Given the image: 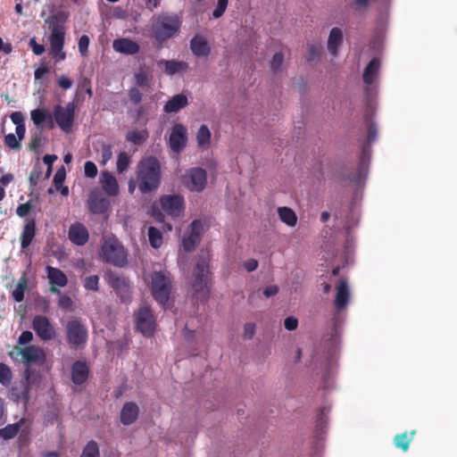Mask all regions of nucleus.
<instances>
[{
    "mask_svg": "<svg viewBox=\"0 0 457 457\" xmlns=\"http://www.w3.org/2000/svg\"><path fill=\"white\" fill-rule=\"evenodd\" d=\"M11 120L12 123L16 125L15 127V134H9L4 137V145L12 150H20L21 147V141L25 137L26 127L24 124V117L22 112H12L11 116Z\"/></svg>",
    "mask_w": 457,
    "mask_h": 457,
    "instance_id": "10",
    "label": "nucleus"
},
{
    "mask_svg": "<svg viewBox=\"0 0 457 457\" xmlns=\"http://www.w3.org/2000/svg\"><path fill=\"white\" fill-rule=\"evenodd\" d=\"M350 295L347 281L341 278L337 286V295L335 298V306L338 311H342L347 307Z\"/></svg>",
    "mask_w": 457,
    "mask_h": 457,
    "instance_id": "26",
    "label": "nucleus"
},
{
    "mask_svg": "<svg viewBox=\"0 0 457 457\" xmlns=\"http://www.w3.org/2000/svg\"><path fill=\"white\" fill-rule=\"evenodd\" d=\"M147 237L149 244L153 248L157 249L162 245V234L157 228L150 226L147 228Z\"/></svg>",
    "mask_w": 457,
    "mask_h": 457,
    "instance_id": "37",
    "label": "nucleus"
},
{
    "mask_svg": "<svg viewBox=\"0 0 457 457\" xmlns=\"http://www.w3.org/2000/svg\"><path fill=\"white\" fill-rule=\"evenodd\" d=\"M36 220L34 218H30L26 220V222L23 226L22 231L21 233V249L28 248L33 239L36 237Z\"/></svg>",
    "mask_w": 457,
    "mask_h": 457,
    "instance_id": "27",
    "label": "nucleus"
},
{
    "mask_svg": "<svg viewBox=\"0 0 457 457\" xmlns=\"http://www.w3.org/2000/svg\"><path fill=\"white\" fill-rule=\"evenodd\" d=\"M111 203L107 196L99 189L90 192L87 199V207L93 214H104L110 209Z\"/></svg>",
    "mask_w": 457,
    "mask_h": 457,
    "instance_id": "17",
    "label": "nucleus"
},
{
    "mask_svg": "<svg viewBox=\"0 0 457 457\" xmlns=\"http://www.w3.org/2000/svg\"><path fill=\"white\" fill-rule=\"evenodd\" d=\"M80 457H100V451L96 441H89L82 450Z\"/></svg>",
    "mask_w": 457,
    "mask_h": 457,
    "instance_id": "42",
    "label": "nucleus"
},
{
    "mask_svg": "<svg viewBox=\"0 0 457 457\" xmlns=\"http://www.w3.org/2000/svg\"><path fill=\"white\" fill-rule=\"evenodd\" d=\"M88 46H89V37L86 35H82L79 38V52L82 56L87 55Z\"/></svg>",
    "mask_w": 457,
    "mask_h": 457,
    "instance_id": "51",
    "label": "nucleus"
},
{
    "mask_svg": "<svg viewBox=\"0 0 457 457\" xmlns=\"http://www.w3.org/2000/svg\"><path fill=\"white\" fill-rule=\"evenodd\" d=\"M150 289L153 297L165 306L170 299L172 291V279L170 274L163 270L162 271H154L150 275Z\"/></svg>",
    "mask_w": 457,
    "mask_h": 457,
    "instance_id": "5",
    "label": "nucleus"
},
{
    "mask_svg": "<svg viewBox=\"0 0 457 457\" xmlns=\"http://www.w3.org/2000/svg\"><path fill=\"white\" fill-rule=\"evenodd\" d=\"M49 71L48 68L46 65H42L38 67L34 73L36 79H40Z\"/></svg>",
    "mask_w": 457,
    "mask_h": 457,
    "instance_id": "63",
    "label": "nucleus"
},
{
    "mask_svg": "<svg viewBox=\"0 0 457 457\" xmlns=\"http://www.w3.org/2000/svg\"><path fill=\"white\" fill-rule=\"evenodd\" d=\"M33 340V333L29 330H24L18 337V345H25Z\"/></svg>",
    "mask_w": 457,
    "mask_h": 457,
    "instance_id": "55",
    "label": "nucleus"
},
{
    "mask_svg": "<svg viewBox=\"0 0 457 457\" xmlns=\"http://www.w3.org/2000/svg\"><path fill=\"white\" fill-rule=\"evenodd\" d=\"M66 20L67 15L62 12L50 15L45 20L50 31L48 41L51 54L56 62H62V60L66 58V53L63 51L66 35L64 24Z\"/></svg>",
    "mask_w": 457,
    "mask_h": 457,
    "instance_id": "1",
    "label": "nucleus"
},
{
    "mask_svg": "<svg viewBox=\"0 0 457 457\" xmlns=\"http://www.w3.org/2000/svg\"><path fill=\"white\" fill-rule=\"evenodd\" d=\"M65 339L71 350H83L88 341L87 325L79 318L69 320L65 325Z\"/></svg>",
    "mask_w": 457,
    "mask_h": 457,
    "instance_id": "4",
    "label": "nucleus"
},
{
    "mask_svg": "<svg viewBox=\"0 0 457 457\" xmlns=\"http://www.w3.org/2000/svg\"><path fill=\"white\" fill-rule=\"evenodd\" d=\"M129 162H130V159H129V156L128 155V154L125 152H120L118 154L117 162H116L117 171L119 173H122L125 170H127V169L129 168Z\"/></svg>",
    "mask_w": 457,
    "mask_h": 457,
    "instance_id": "45",
    "label": "nucleus"
},
{
    "mask_svg": "<svg viewBox=\"0 0 457 457\" xmlns=\"http://www.w3.org/2000/svg\"><path fill=\"white\" fill-rule=\"evenodd\" d=\"M129 97L132 104H138L142 102L143 95L137 87H133L129 90Z\"/></svg>",
    "mask_w": 457,
    "mask_h": 457,
    "instance_id": "48",
    "label": "nucleus"
},
{
    "mask_svg": "<svg viewBox=\"0 0 457 457\" xmlns=\"http://www.w3.org/2000/svg\"><path fill=\"white\" fill-rule=\"evenodd\" d=\"M298 326V320L297 319L294 317H287L284 320V327L287 330H294Z\"/></svg>",
    "mask_w": 457,
    "mask_h": 457,
    "instance_id": "58",
    "label": "nucleus"
},
{
    "mask_svg": "<svg viewBox=\"0 0 457 457\" xmlns=\"http://www.w3.org/2000/svg\"><path fill=\"white\" fill-rule=\"evenodd\" d=\"M30 371L28 368L24 371V378L11 388V398L16 403L21 402L25 406L30 400Z\"/></svg>",
    "mask_w": 457,
    "mask_h": 457,
    "instance_id": "14",
    "label": "nucleus"
},
{
    "mask_svg": "<svg viewBox=\"0 0 457 457\" xmlns=\"http://www.w3.org/2000/svg\"><path fill=\"white\" fill-rule=\"evenodd\" d=\"M137 328L145 336H152L155 329V320L147 306H142L136 314Z\"/></svg>",
    "mask_w": 457,
    "mask_h": 457,
    "instance_id": "16",
    "label": "nucleus"
},
{
    "mask_svg": "<svg viewBox=\"0 0 457 457\" xmlns=\"http://www.w3.org/2000/svg\"><path fill=\"white\" fill-rule=\"evenodd\" d=\"M84 174L86 177L93 179L97 175V168L94 162L87 161L84 163Z\"/></svg>",
    "mask_w": 457,
    "mask_h": 457,
    "instance_id": "47",
    "label": "nucleus"
},
{
    "mask_svg": "<svg viewBox=\"0 0 457 457\" xmlns=\"http://www.w3.org/2000/svg\"><path fill=\"white\" fill-rule=\"evenodd\" d=\"M151 79V71L145 65L140 67L139 71L134 75L136 84L141 87H147Z\"/></svg>",
    "mask_w": 457,
    "mask_h": 457,
    "instance_id": "35",
    "label": "nucleus"
},
{
    "mask_svg": "<svg viewBox=\"0 0 457 457\" xmlns=\"http://www.w3.org/2000/svg\"><path fill=\"white\" fill-rule=\"evenodd\" d=\"M17 354L21 356V361L28 365L34 363H42L46 361V353L42 348L35 345H29L23 348L15 347L11 356Z\"/></svg>",
    "mask_w": 457,
    "mask_h": 457,
    "instance_id": "15",
    "label": "nucleus"
},
{
    "mask_svg": "<svg viewBox=\"0 0 457 457\" xmlns=\"http://www.w3.org/2000/svg\"><path fill=\"white\" fill-rule=\"evenodd\" d=\"M180 26L181 21L177 14L161 13L153 24V37L157 42L163 43L173 37Z\"/></svg>",
    "mask_w": 457,
    "mask_h": 457,
    "instance_id": "3",
    "label": "nucleus"
},
{
    "mask_svg": "<svg viewBox=\"0 0 457 457\" xmlns=\"http://www.w3.org/2000/svg\"><path fill=\"white\" fill-rule=\"evenodd\" d=\"M73 80L65 75H62L58 79V86L63 89H69L72 87Z\"/></svg>",
    "mask_w": 457,
    "mask_h": 457,
    "instance_id": "57",
    "label": "nucleus"
},
{
    "mask_svg": "<svg viewBox=\"0 0 457 457\" xmlns=\"http://www.w3.org/2000/svg\"><path fill=\"white\" fill-rule=\"evenodd\" d=\"M137 179L142 193L156 190L161 183V166L157 158L148 156L142 159L137 164Z\"/></svg>",
    "mask_w": 457,
    "mask_h": 457,
    "instance_id": "2",
    "label": "nucleus"
},
{
    "mask_svg": "<svg viewBox=\"0 0 457 457\" xmlns=\"http://www.w3.org/2000/svg\"><path fill=\"white\" fill-rule=\"evenodd\" d=\"M127 140L135 145H141L144 141V136L138 130H133L127 136Z\"/></svg>",
    "mask_w": 457,
    "mask_h": 457,
    "instance_id": "53",
    "label": "nucleus"
},
{
    "mask_svg": "<svg viewBox=\"0 0 457 457\" xmlns=\"http://www.w3.org/2000/svg\"><path fill=\"white\" fill-rule=\"evenodd\" d=\"M29 46L31 47L32 52L37 55H40L46 52L44 45L38 44L35 37L30 38Z\"/></svg>",
    "mask_w": 457,
    "mask_h": 457,
    "instance_id": "54",
    "label": "nucleus"
},
{
    "mask_svg": "<svg viewBox=\"0 0 457 457\" xmlns=\"http://www.w3.org/2000/svg\"><path fill=\"white\" fill-rule=\"evenodd\" d=\"M380 68V61L378 58H373L370 61V63L367 65L363 71L362 79L365 84L371 85L379 71Z\"/></svg>",
    "mask_w": 457,
    "mask_h": 457,
    "instance_id": "30",
    "label": "nucleus"
},
{
    "mask_svg": "<svg viewBox=\"0 0 457 457\" xmlns=\"http://www.w3.org/2000/svg\"><path fill=\"white\" fill-rule=\"evenodd\" d=\"M72 303V299L69 295H62L59 299V306L62 309H70Z\"/></svg>",
    "mask_w": 457,
    "mask_h": 457,
    "instance_id": "59",
    "label": "nucleus"
},
{
    "mask_svg": "<svg viewBox=\"0 0 457 457\" xmlns=\"http://www.w3.org/2000/svg\"><path fill=\"white\" fill-rule=\"evenodd\" d=\"M372 0H353L355 10H367Z\"/></svg>",
    "mask_w": 457,
    "mask_h": 457,
    "instance_id": "60",
    "label": "nucleus"
},
{
    "mask_svg": "<svg viewBox=\"0 0 457 457\" xmlns=\"http://www.w3.org/2000/svg\"><path fill=\"white\" fill-rule=\"evenodd\" d=\"M343 32L338 27H334L328 36V49L333 55L337 54L338 47L343 43Z\"/></svg>",
    "mask_w": 457,
    "mask_h": 457,
    "instance_id": "29",
    "label": "nucleus"
},
{
    "mask_svg": "<svg viewBox=\"0 0 457 457\" xmlns=\"http://www.w3.org/2000/svg\"><path fill=\"white\" fill-rule=\"evenodd\" d=\"M68 237L72 244L83 246L88 242V230L81 222H75L70 226Z\"/></svg>",
    "mask_w": 457,
    "mask_h": 457,
    "instance_id": "20",
    "label": "nucleus"
},
{
    "mask_svg": "<svg viewBox=\"0 0 457 457\" xmlns=\"http://www.w3.org/2000/svg\"><path fill=\"white\" fill-rule=\"evenodd\" d=\"M244 266L248 272H253L258 267V261L253 258L248 259L245 262Z\"/></svg>",
    "mask_w": 457,
    "mask_h": 457,
    "instance_id": "62",
    "label": "nucleus"
},
{
    "mask_svg": "<svg viewBox=\"0 0 457 457\" xmlns=\"http://www.w3.org/2000/svg\"><path fill=\"white\" fill-rule=\"evenodd\" d=\"M30 116L37 129H42L45 124L48 129H53L54 127L52 114L44 108L32 110Z\"/></svg>",
    "mask_w": 457,
    "mask_h": 457,
    "instance_id": "22",
    "label": "nucleus"
},
{
    "mask_svg": "<svg viewBox=\"0 0 457 457\" xmlns=\"http://www.w3.org/2000/svg\"><path fill=\"white\" fill-rule=\"evenodd\" d=\"M28 286L27 279L25 276H22L16 285L15 288L12 290V298L16 302H21L24 298V291L26 290Z\"/></svg>",
    "mask_w": 457,
    "mask_h": 457,
    "instance_id": "41",
    "label": "nucleus"
},
{
    "mask_svg": "<svg viewBox=\"0 0 457 457\" xmlns=\"http://www.w3.org/2000/svg\"><path fill=\"white\" fill-rule=\"evenodd\" d=\"M112 49L124 54H136L140 51V46L129 38H118L112 41Z\"/></svg>",
    "mask_w": 457,
    "mask_h": 457,
    "instance_id": "24",
    "label": "nucleus"
},
{
    "mask_svg": "<svg viewBox=\"0 0 457 457\" xmlns=\"http://www.w3.org/2000/svg\"><path fill=\"white\" fill-rule=\"evenodd\" d=\"M66 179V170L63 166H62L60 169H58L54 176L53 183L54 187H58L62 185H63V182Z\"/></svg>",
    "mask_w": 457,
    "mask_h": 457,
    "instance_id": "46",
    "label": "nucleus"
},
{
    "mask_svg": "<svg viewBox=\"0 0 457 457\" xmlns=\"http://www.w3.org/2000/svg\"><path fill=\"white\" fill-rule=\"evenodd\" d=\"M113 152L112 151V145L104 144L101 151V162L105 165L108 161L112 159Z\"/></svg>",
    "mask_w": 457,
    "mask_h": 457,
    "instance_id": "49",
    "label": "nucleus"
},
{
    "mask_svg": "<svg viewBox=\"0 0 457 457\" xmlns=\"http://www.w3.org/2000/svg\"><path fill=\"white\" fill-rule=\"evenodd\" d=\"M46 273L49 284L51 287V291L53 293H60V290L56 288L54 286L59 287H64L68 284L67 276L59 268H53V266L47 265L46 268Z\"/></svg>",
    "mask_w": 457,
    "mask_h": 457,
    "instance_id": "21",
    "label": "nucleus"
},
{
    "mask_svg": "<svg viewBox=\"0 0 457 457\" xmlns=\"http://www.w3.org/2000/svg\"><path fill=\"white\" fill-rule=\"evenodd\" d=\"M75 112L76 105L73 102L68 103L64 107L58 104L54 108V122H56L64 133H71L74 125Z\"/></svg>",
    "mask_w": 457,
    "mask_h": 457,
    "instance_id": "8",
    "label": "nucleus"
},
{
    "mask_svg": "<svg viewBox=\"0 0 457 457\" xmlns=\"http://www.w3.org/2000/svg\"><path fill=\"white\" fill-rule=\"evenodd\" d=\"M212 134L211 130L207 125H201L200 129L197 131L196 140L198 146L204 147L208 146L211 143Z\"/></svg>",
    "mask_w": 457,
    "mask_h": 457,
    "instance_id": "39",
    "label": "nucleus"
},
{
    "mask_svg": "<svg viewBox=\"0 0 457 457\" xmlns=\"http://www.w3.org/2000/svg\"><path fill=\"white\" fill-rule=\"evenodd\" d=\"M187 130L181 123H176L170 135L169 144L170 149L179 154L187 145Z\"/></svg>",
    "mask_w": 457,
    "mask_h": 457,
    "instance_id": "19",
    "label": "nucleus"
},
{
    "mask_svg": "<svg viewBox=\"0 0 457 457\" xmlns=\"http://www.w3.org/2000/svg\"><path fill=\"white\" fill-rule=\"evenodd\" d=\"M103 189L109 195H116L119 192V186L116 179L110 172H103L102 174Z\"/></svg>",
    "mask_w": 457,
    "mask_h": 457,
    "instance_id": "34",
    "label": "nucleus"
},
{
    "mask_svg": "<svg viewBox=\"0 0 457 457\" xmlns=\"http://www.w3.org/2000/svg\"><path fill=\"white\" fill-rule=\"evenodd\" d=\"M157 66L163 67L165 73L168 75L177 74L187 67L182 61H166V59L157 61Z\"/></svg>",
    "mask_w": 457,
    "mask_h": 457,
    "instance_id": "31",
    "label": "nucleus"
},
{
    "mask_svg": "<svg viewBox=\"0 0 457 457\" xmlns=\"http://www.w3.org/2000/svg\"><path fill=\"white\" fill-rule=\"evenodd\" d=\"M32 328L38 337L43 341H51L55 338L56 332L49 320L44 315H37L32 320Z\"/></svg>",
    "mask_w": 457,
    "mask_h": 457,
    "instance_id": "18",
    "label": "nucleus"
},
{
    "mask_svg": "<svg viewBox=\"0 0 457 457\" xmlns=\"http://www.w3.org/2000/svg\"><path fill=\"white\" fill-rule=\"evenodd\" d=\"M139 416V407L134 402H126L120 413V420L125 425L129 426L133 424Z\"/></svg>",
    "mask_w": 457,
    "mask_h": 457,
    "instance_id": "23",
    "label": "nucleus"
},
{
    "mask_svg": "<svg viewBox=\"0 0 457 457\" xmlns=\"http://www.w3.org/2000/svg\"><path fill=\"white\" fill-rule=\"evenodd\" d=\"M228 0H218L217 5L212 11V16L214 18H220L225 12L228 7Z\"/></svg>",
    "mask_w": 457,
    "mask_h": 457,
    "instance_id": "50",
    "label": "nucleus"
},
{
    "mask_svg": "<svg viewBox=\"0 0 457 457\" xmlns=\"http://www.w3.org/2000/svg\"><path fill=\"white\" fill-rule=\"evenodd\" d=\"M83 287L86 290L97 292L99 290V277L92 275L83 279Z\"/></svg>",
    "mask_w": 457,
    "mask_h": 457,
    "instance_id": "44",
    "label": "nucleus"
},
{
    "mask_svg": "<svg viewBox=\"0 0 457 457\" xmlns=\"http://www.w3.org/2000/svg\"><path fill=\"white\" fill-rule=\"evenodd\" d=\"M278 218H280L282 222L290 227H293L296 224L297 217L292 209L287 207H280L278 208Z\"/></svg>",
    "mask_w": 457,
    "mask_h": 457,
    "instance_id": "36",
    "label": "nucleus"
},
{
    "mask_svg": "<svg viewBox=\"0 0 457 457\" xmlns=\"http://www.w3.org/2000/svg\"><path fill=\"white\" fill-rule=\"evenodd\" d=\"M283 53L278 52L273 55L271 61V69L273 71H278L281 69L283 65Z\"/></svg>",
    "mask_w": 457,
    "mask_h": 457,
    "instance_id": "52",
    "label": "nucleus"
},
{
    "mask_svg": "<svg viewBox=\"0 0 457 457\" xmlns=\"http://www.w3.org/2000/svg\"><path fill=\"white\" fill-rule=\"evenodd\" d=\"M187 105V98L184 95H175L163 107L165 112H178Z\"/></svg>",
    "mask_w": 457,
    "mask_h": 457,
    "instance_id": "33",
    "label": "nucleus"
},
{
    "mask_svg": "<svg viewBox=\"0 0 457 457\" xmlns=\"http://www.w3.org/2000/svg\"><path fill=\"white\" fill-rule=\"evenodd\" d=\"M107 281L122 302L130 301L131 285L126 277L110 272L107 275Z\"/></svg>",
    "mask_w": 457,
    "mask_h": 457,
    "instance_id": "13",
    "label": "nucleus"
},
{
    "mask_svg": "<svg viewBox=\"0 0 457 457\" xmlns=\"http://www.w3.org/2000/svg\"><path fill=\"white\" fill-rule=\"evenodd\" d=\"M255 331V326L253 323H246L245 326V337L246 338H251Z\"/></svg>",
    "mask_w": 457,
    "mask_h": 457,
    "instance_id": "64",
    "label": "nucleus"
},
{
    "mask_svg": "<svg viewBox=\"0 0 457 457\" xmlns=\"http://www.w3.org/2000/svg\"><path fill=\"white\" fill-rule=\"evenodd\" d=\"M159 204L162 211L172 219L182 216L185 210L184 198L179 194H165L160 196Z\"/></svg>",
    "mask_w": 457,
    "mask_h": 457,
    "instance_id": "9",
    "label": "nucleus"
},
{
    "mask_svg": "<svg viewBox=\"0 0 457 457\" xmlns=\"http://www.w3.org/2000/svg\"><path fill=\"white\" fill-rule=\"evenodd\" d=\"M180 183L192 192H202L207 185V172L202 168H191L180 177Z\"/></svg>",
    "mask_w": 457,
    "mask_h": 457,
    "instance_id": "7",
    "label": "nucleus"
},
{
    "mask_svg": "<svg viewBox=\"0 0 457 457\" xmlns=\"http://www.w3.org/2000/svg\"><path fill=\"white\" fill-rule=\"evenodd\" d=\"M209 259L206 255H201L194 268L192 287L195 293L204 290L208 283Z\"/></svg>",
    "mask_w": 457,
    "mask_h": 457,
    "instance_id": "11",
    "label": "nucleus"
},
{
    "mask_svg": "<svg viewBox=\"0 0 457 457\" xmlns=\"http://www.w3.org/2000/svg\"><path fill=\"white\" fill-rule=\"evenodd\" d=\"M365 122L368 129L367 143L370 145L378 137V127L376 122L372 120V116L369 113L365 114Z\"/></svg>",
    "mask_w": 457,
    "mask_h": 457,
    "instance_id": "40",
    "label": "nucleus"
},
{
    "mask_svg": "<svg viewBox=\"0 0 457 457\" xmlns=\"http://www.w3.org/2000/svg\"><path fill=\"white\" fill-rule=\"evenodd\" d=\"M32 206L29 202L20 204L16 209V214L19 217H25L30 212Z\"/></svg>",
    "mask_w": 457,
    "mask_h": 457,
    "instance_id": "56",
    "label": "nucleus"
},
{
    "mask_svg": "<svg viewBox=\"0 0 457 457\" xmlns=\"http://www.w3.org/2000/svg\"><path fill=\"white\" fill-rule=\"evenodd\" d=\"M24 420L21 419L18 422L13 424H9L6 427L0 429V437L4 439L13 438L21 429V425Z\"/></svg>",
    "mask_w": 457,
    "mask_h": 457,
    "instance_id": "38",
    "label": "nucleus"
},
{
    "mask_svg": "<svg viewBox=\"0 0 457 457\" xmlns=\"http://www.w3.org/2000/svg\"><path fill=\"white\" fill-rule=\"evenodd\" d=\"M321 46L320 45H311L309 46V60H313L320 53Z\"/></svg>",
    "mask_w": 457,
    "mask_h": 457,
    "instance_id": "61",
    "label": "nucleus"
},
{
    "mask_svg": "<svg viewBox=\"0 0 457 457\" xmlns=\"http://www.w3.org/2000/svg\"><path fill=\"white\" fill-rule=\"evenodd\" d=\"M203 232V222L200 220H194L184 234L181 243L183 250L187 253L194 251L201 242Z\"/></svg>",
    "mask_w": 457,
    "mask_h": 457,
    "instance_id": "12",
    "label": "nucleus"
},
{
    "mask_svg": "<svg viewBox=\"0 0 457 457\" xmlns=\"http://www.w3.org/2000/svg\"><path fill=\"white\" fill-rule=\"evenodd\" d=\"M190 49L192 53L198 57L207 56L211 53V47L207 40L199 35L195 36L190 40Z\"/></svg>",
    "mask_w": 457,
    "mask_h": 457,
    "instance_id": "28",
    "label": "nucleus"
},
{
    "mask_svg": "<svg viewBox=\"0 0 457 457\" xmlns=\"http://www.w3.org/2000/svg\"><path fill=\"white\" fill-rule=\"evenodd\" d=\"M89 374V368L85 361H76L71 366V380L77 385L80 386L84 384Z\"/></svg>",
    "mask_w": 457,
    "mask_h": 457,
    "instance_id": "25",
    "label": "nucleus"
},
{
    "mask_svg": "<svg viewBox=\"0 0 457 457\" xmlns=\"http://www.w3.org/2000/svg\"><path fill=\"white\" fill-rule=\"evenodd\" d=\"M101 255L104 261L117 267H124L128 263L127 252L116 238H109L104 242Z\"/></svg>",
    "mask_w": 457,
    "mask_h": 457,
    "instance_id": "6",
    "label": "nucleus"
},
{
    "mask_svg": "<svg viewBox=\"0 0 457 457\" xmlns=\"http://www.w3.org/2000/svg\"><path fill=\"white\" fill-rule=\"evenodd\" d=\"M416 430H411L410 433L403 432L396 434L394 436V445L396 448L401 449L403 452H407L410 448V444L414 438Z\"/></svg>",
    "mask_w": 457,
    "mask_h": 457,
    "instance_id": "32",
    "label": "nucleus"
},
{
    "mask_svg": "<svg viewBox=\"0 0 457 457\" xmlns=\"http://www.w3.org/2000/svg\"><path fill=\"white\" fill-rule=\"evenodd\" d=\"M12 383V369L4 362H0V384L8 386Z\"/></svg>",
    "mask_w": 457,
    "mask_h": 457,
    "instance_id": "43",
    "label": "nucleus"
}]
</instances>
